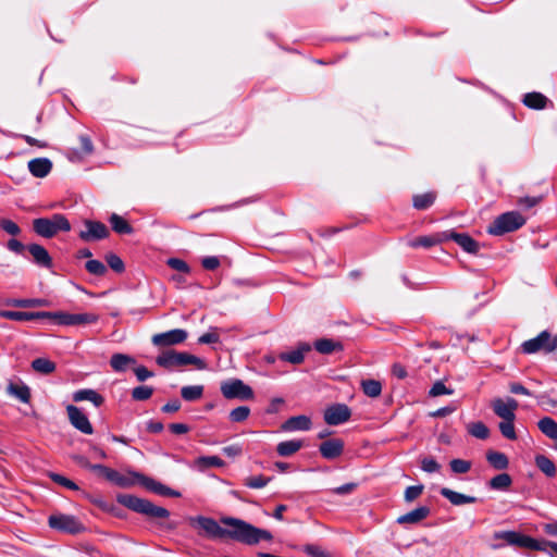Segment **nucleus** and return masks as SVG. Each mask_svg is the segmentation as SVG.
Segmentation results:
<instances>
[{"label": "nucleus", "instance_id": "1", "mask_svg": "<svg viewBox=\"0 0 557 557\" xmlns=\"http://www.w3.org/2000/svg\"><path fill=\"white\" fill-rule=\"evenodd\" d=\"M222 527L210 517L197 516L191 519V524L200 529L199 534L211 540H233L246 545H257L261 541H272L273 535L264 529H259L242 519L222 517Z\"/></svg>", "mask_w": 557, "mask_h": 557}, {"label": "nucleus", "instance_id": "2", "mask_svg": "<svg viewBox=\"0 0 557 557\" xmlns=\"http://www.w3.org/2000/svg\"><path fill=\"white\" fill-rule=\"evenodd\" d=\"M119 502L126 508L153 519H165L170 516L166 508L156 506L148 499L134 495H121Z\"/></svg>", "mask_w": 557, "mask_h": 557}, {"label": "nucleus", "instance_id": "3", "mask_svg": "<svg viewBox=\"0 0 557 557\" xmlns=\"http://www.w3.org/2000/svg\"><path fill=\"white\" fill-rule=\"evenodd\" d=\"M34 232L45 238H51L58 232L71 231V224L65 215L55 213L51 218H38L33 221Z\"/></svg>", "mask_w": 557, "mask_h": 557}, {"label": "nucleus", "instance_id": "4", "mask_svg": "<svg viewBox=\"0 0 557 557\" xmlns=\"http://www.w3.org/2000/svg\"><path fill=\"white\" fill-rule=\"evenodd\" d=\"M156 362L165 369H174L184 366H195L199 370L206 369V362L188 352H177L175 350H165L159 355Z\"/></svg>", "mask_w": 557, "mask_h": 557}, {"label": "nucleus", "instance_id": "5", "mask_svg": "<svg viewBox=\"0 0 557 557\" xmlns=\"http://www.w3.org/2000/svg\"><path fill=\"white\" fill-rule=\"evenodd\" d=\"M521 350L527 355L537 352L545 355L553 354L557 350V334L544 330L537 336L523 342L521 344Z\"/></svg>", "mask_w": 557, "mask_h": 557}, {"label": "nucleus", "instance_id": "6", "mask_svg": "<svg viewBox=\"0 0 557 557\" xmlns=\"http://www.w3.org/2000/svg\"><path fill=\"white\" fill-rule=\"evenodd\" d=\"M525 219L517 211H509L497 216L487 227L488 234L503 235L513 232L524 225Z\"/></svg>", "mask_w": 557, "mask_h": 557}, {"label": "nucleus", "instance_id": "7", "mask_svg": "<svg viewBox=\"0 0 557 557\" xmlns=\"http://www.w3.org/2000/svg\"><path fill=\"white\" fill-rule=\"evenodd\" d=\"M494 537L497 540H504L507 544L512 546L523 547L532 550H546V547H544L540 541L516 531L497 532L495 533Z\"/></svg>", "mask_w": 557, "mask_h": 557}, {"label": "nucleus", "instance_id": "8", "mask_svg": "<svg viewBox=\"0 0 557 557\" xmlns=\"http://www.w3.org/2000/svg\"><path fill=\"white\" fill-rule=\"evenodd\" d=\"M48 523L51 529L69 534H77L84 530V525L81 521L71 515H51L48 519Z\"/></svg>", "mask_w": 557, "mask_h": 557}, {"label": "nucleus", "instance_id": "9", "mask_svg": "<svg viewBox=\"0 0 557 557\" xmlns=\"http://www.w3.org/2000/svg\"><path fill=\"white\" fill-rule=\"evenodd\" d=\"M221 392L227 399L248 400L253 397L252 388L239 379L223 382L221 385Z\"/></svg>", "mask_w": 557, "mask_h": 557}, {"label": "nucleus", "instance_id": "10", "mask_svg": "<svg viewBox=\"0 0 557 557\" xmlns=\"http://www.w3.org/2000/svg\"><path fill=\"white\" fill-rule=\"evenodd\" d=\"M49 314L47 319L57 320L61 325L91 324L98 321V315L94 313L49 312Z\"/></svg>", "mask_w": 557, "mask_h": 557}, {"label": "nucleus", "instance_id": "11", "mask_svg": "<svg viewBox=\"0 0 557 557\" xmlns=\"http://www.w3.org/2000/svg\"><path fill=\"white\" fill-rule=\"evenodd\" d=\"M132 475L136 479L137 483L143 485L148 491L158 494L160 496H169V497H180L181 493L174 491L166 485L162 484L159 481H156L152 478L146 476L144 474L133 472Z\"/></svg>", "mask_w": 557, "mask_h": 557}, {"label": "nucleus", "instance_id": "12", "mask_svg": "<svg viewBox=\"0 0 557 557\" xmlns=\"http://www.w3.org/2000/svg\"><path fill=\"white\" fill-rule=\"evenodd\" d=\"M84 225L85 230H82L78 234L84 242L100 240L109 236L108 227L101 222L85 220Z\"/></svg>", "mask_w": 557, "mask_h": 557}, {"label": "nucleus", "instance_id": "13", "mask_svg": "<svg viewBox=\"0 0 557 557\" xmlns=\"http://www.w3.org/2000/svg\"><path fill=\"white\" fill-rule=\"evenodd\" d=\"M351 411L345 404H335L324 411V421L329 425H339L350 419Z\"/></svg>", "mask_w": 557, "mask_h": 557}, {"label": "nucleus", "instance_id": "14", "mask_svg": "<svg viewBox=\"0 0 557 557\" xmlns=\"http://www.w3.org/2000/svg\"><path fill=\"white\" fill-rule=\"evenodd\" d=\"M69 420L71 424L84 434L90 435L94 433V428L87 416L76 406L69 405L66 407Z\"/></svg>", "mask_w": 557, "mask_h": 557}, {"label": "nucleus", "instance_id": "15", "mask_svg": "<svg viewBox=\"0 0 557 557\" xmlns=\"http://www.w3.org/2000/svg\"><path fill=\"white\" fill-rule=\"evenodd\" d=\"M518 406V401L511 397H508L506 400H503L502 398H495L492 401L494 413L502 418V420H515Z\"/></svg>", "mask_w": 557, "mask_h": 557}, {"label": "nucleus", "instance_id": "16", "mask_svg": "<svg viewBox=\"0 0 557 557\" xmlns=\"http://www.w3.org/2000/svg\"><path fill=\"white\" fill-rule=\"evenodd\" d=\"M187 338V332L182 329H174L152 336V344L159 347H166L183 343Z\"/></svg>", "mask_w": 557, "mask_h": 557}, {"label": "nucleus", "instance_id": "17", "mask_svg": "<svg viewBox=\"0 0 557 557\" xmlns=\"http://www.w3.org/2000/svg\"><path fill=\"white\" fill-rule=\"evenodd\" d=\"M27 251L32 257V261L39 268L51 269L53 265L52 258L48 250L39 244L27 245Z\"/></svg>", "mask_w": 557, "mask_h": 557}, {"label": "nucleus", "instance_id": "18", "mask_svg": "<svg viewBox=\"0 0 557 557\" xmlns=\"http://www.w3.org/2000/svg\"><path fill=\"white\" fill-rule=\"evenodd\" d=\"M447 240H454L465 251L469 253H476L479 251V244L470 235L466 233H457L455 231H446Z\"/></svg>", "mask_w": 557, "mask_h": 557}, {"label": "nucleus", "instance_id": "19", "mask_svg": "<svg viewBox=\"0 0 557 557\" xmlns=\"http://www.w3.org/2000/svg\"><path fill=\"white\" fill-rule=\"evenodd\" d=\"M344 450V442L341 438H331L322 442L319 446L321 456L332 460L339 457Z\"/></svg>", "mask_w": 557, "mask_h": 557}, {"label": "nucleus", "instance_id": "20", "mask_svg": "<svg viewBox=\"0 0 557 557\" xmlns=\"http://www.w3.org/2000/svg\"><path fill=\"white\" fill-rule=\"evenodd\" d=\"M49 311H37V312H27V311H10L2 310L0 311V317L12 320V321H33V320H41L48 318Z\"/></svg>", "mask_w": 557, "mask_h": 557}, {"label": "nucleus", "instance_id": "21", "mask_svg": "<svg viewBox=\"0 0 557 557\" xmlns=\"http://www.w3.org/2000/svg\"><path fill=\"white\" fill-rule=\"evenodd\" d=\"M444 242H447L446 231L435 233L432 235L416 237L409 242V246L412 248H418V247L431 248V247L440 245Z\"/></svg>", "mask_w": 557, "mask_h": 557}, {"label": "nucleus", "instance_id": "22", "mask_svg": "<svg viewBox=\"0 0 557 557\" xmlns=\"http://www.w3.org/2000/svg\"><path fill=\"white\" fill-rule=\"evenodd\" d=\"M28 170L35 177H46L52 170V162L48 158H35L28 161Z\"/></svg>", "mask_w": 557, "mask_h": 557}, {"label": "nucleus", "instance_id": "23", "mask_svg": "<svg viewBox=\"0 0 557 557\" xmlns=\"http://www.w3.org/2000/svg\"><path fill=\"white\" fill-rule=\"evenodd\" d=\"M311 420L307 416H295L288 418L283 424L282 430L286 432L308 431L311 429Z\"/></svg>", "mask_w": 557, "mask_h": 557}, {"label": "nucleus", "instance_id": "24", "mask_svg": "<svg viewBox=\"0 0 557 557\" xmlns=\"http://www.w3.org/2000/svg\"><path fill=\"white\" fill-rule=\"evenodd\" d=\"M430 508L428 506H420L400 517L397 518L399 524H414L424 520L430 515Z\"/></svg>", "mask_w": 557, "mask_h": 557}, {"label": "nucleus", "instance_id": "25", "mask_svg": "<svg viewBox=\"0 0 557 557\" xmlns=\"http://www.w3.org/2000/svg\"><path fill=\"white\" fill-rule=\"evenodd\" d=\"M311 350V346L307 343H300L295 350L280 354L278 358L282 361H287L293 364H300L305 359V354Z\"/></svg>", "mask_w": 557, "mask_h": 557}, {"label": "nucleus", "instance_id": "26", "mask_svg": "<svg viewBox=\"0 0 557 557\" xmlns=\"http://www.w3.org/2000/svg\"><path fill=\"white\" fill-rule=\"evenodd\" d=\"M440 494L448 499L455 506H461L465 504H473L476 502L474 496L465 495L458 492H455L448 487H442Z\"/></svg>", "mask_w": 557, "mask_h": 557}, {"label": "nucleus", "instance_id": "27", "mask_svg": "<svg viewBox=\"0 0 557 557\" xmlns=\"http://www.w3.org/2000/svg\"><path fill=\"white\" fill-rule=\"evenodd\" d=\"M7 393L24 404H28L30 400V388L23 382L18 384L9 382Z\"/></svg>", "mask_w": 557, "mask_h": 557}, {"label": "nucleus", "instance_id": "28", "mask_svg": "<svg viewBox=\"0 0 557 557\" xmlns=\"http://www.w3.org/2000/svg\"><path fill=\"white\" fill-rule=\"evenodd\" d=\"M73 400L76 403L88 400L96 407H100L104 403V398L95 389H78L73 394Z\"/></svg>", "mask_w": 557, "mask_h": 557}, {"label": "nucleus", "instance_id": "29", "mask_svg": "<svg viewBox=\"0 0 557 557\" xmlns=\"http://www.w3.org/2000/svg\"><path fill=\"white\" fill-rule=\"evenodd\" d=\"M7 306L17 307V308H36V307H46L49 305L47 299L42 298H10L4 302Z\"/></svg>", "mask_w": 557, "mask_h": 557}, {"label": "nucleus", "instance_id": "30", "mask_svg": "<svg viewBox=\"0 0 557 557\" xmlns=\"http://www.w3.org/2000/svg\"><path fill=\"white\" fill-rule=\"evenodd\" d=\"M109 222L111 224L112 230L117 234L124 235L132 234L134 232L132 225L124 218L116 213H113L110 216Z\"/></svg>", "mask_w": 557, "mask_h": 557}, {"label": "nucleus", "instance_id": "31", "mask_svg": "<svg viewBox=\"0 0 557 557\" xmlns=\"http://www.w3.org/2000/svg\"><path fill=\"white\" fill-rule=\"evenodd\" d=\"M136 360L124 354H114L110 359V366L116 372H123L127 369L128 366L134 364Z\"/></svg>", "mask_w": 557, "mask_h": 557}, {"label": "nucleus", "instance_id": "32", "mask_svg": "<svg viewBox=\"0 0 557 557\" xmlns=\"http://www.w3.org/2000/svg\"><path fill=\"white\" fill-rule=\"evenodd\" d=\"M486 460L496 470H505L508 468L509 460L504 453L490 450L486 453Z\"/></svg>", "mask_w": 557, "mask_h": 557}, {"label": "nucleus", "instance_id": "33", "mask_svg": "<svg viewBox=\"0 0 557 557\" xmlns=\"http://www.w3.org/2000/svg\"><path fill=\"white\" fill-rule=\"evenodd\" d=\"M314 348L320 354L330 355L336 350H342L343 345L339 342H335L330 338H321V339L315 341Z\"/></svg>", "mask_w": 557, "mask_h": 557}, {"label": "nucleus", "instance_id": "34", "mask_svg": "<svg viewBox=\"0 0 557 557\" xmlns=\"http://www.w3.org/2000/svg\"><path fill=\"white\" fill-rule=\"evenodd\" d=\"M302 447V442L297 440L281 442L276 446V451L282 457H289L296 454Z\"/></svg>", "mask_w": 557, "mask_h": 557}, {"label": "nucleus", "instance_id": "35", "mask_svg": "<svg viewBox=\"0 0 557 557\" xmlns=\"http://www.w3.org/2000/svg\"><path fill=\"white\" fill-rule=\"evenodd\" d=\"M546 103L547 98L541 92H529L523 98V104L535 110L544 109Z\"/></svg>", "mask_w": 557, "mask_h": 557}, {"label": "nucleus", "instance_id": "36", "mask_svg": "<svg viewBox=\"0 0 557 557\" xmlns=\"http://www.w3.org/2000/svg\"><path fill=\"white\" fill-rule=\"evenodd\" d=\"M435 199L436 194L433 191L414 195L412 198V205L417 210H425L434 203Z\"/></svg>", "mask_w": 557, "mask_h": 557}, {"label": "nucleus", "instance_id": "37", "mask_svg": "<svg viewBox=\"0 0 557 557\" xmlns=\"http://www.w3.org/2000/svg\"><path fill=\"white\" fill-rule=\"evenodd\" d=\"M537 426L547 437L557 440V423L554 419L544 417L537 422Z\"/></svg>", "mask_w": 557, "mask_h": 557}, {"label": "nucleus", "instance_id": "38", "mask_svg": "<svg viewBox=\"0 0 557 557\" xmlns=\"http://www.w3.org/2000/svg\"><path fill=\"white\" fill-rule=\"evenodd\" d=\"M361 388H362V392L371 398L379 397L382 393L381 382L377 380H373V379L362 380Z\"/></svg>", "mask_w": 557, "mask_h": 557}, {"label": "nucleus", "instance_id": "39", "mask_svg": "<svg viewBox=\"0 0 557 557\" xmlns=\"http://www.w3.org/2000/svg\"><path fill=\"white\" fill-rule=\"evenodd\" d=\"M535 465L545 475L549 478L556 474L555 463L544 455H537L535 457Z\"/></svg>", "mask_w": 557, "mask_h": 557}, {"label": "nucleus", "instance_id": "40", "mask_svg": "<svg viewBox=\"0 0 557 557\" xmlns=\"http://www.w3.org/2000/svg\"><path fill=\"white\" fill-rule=\"evenodd\" d=\"M34 371L41 374H50L55 370V363L47 358H36L32 361Z\"/></svg>", "mask_w": 557, "mask_h": 557}, {"label": "nucleus", "instance_id": "41", "mask_svg": "<svg viewBox=\"0 0 557 557\" xmlns=\"http://www.w3.org/2000/svg\"><path fill=\"white\" fill-rule=\"evenodd\" d=\"M511 483L512 480L508 473H499L490 480L488 486L492 490L504 491L507 490Z\"/></svg>", "mask_w": 557, "mask_h": 557}, {"label": "nucleus", "instance_id": "42", "mask_svg": "<svg viewBox=\"0 0 557 557\" xmlns=\"http://www.w3.org/2000/svg\"><path fill=\"white\" fill-rule=\"evenodd\" d=\"M203 394L202 385H188L181 389V395L186 401H194L201 398Z\"/></svg>", "mask_w": 557, "mask_h": 557}, {"label": "nucleus", "instance_id": "43", "mask_svg": "<svg viewBox=\"0 0 557 557\" xmlns=\"http://www.w3.org/2000/svg\"><path fill=\"white\" fill-rule=\"evenodd\" d=\"M86 271L95 276H103L108 272L107 267L103 262L90 259L85 263Z\"/></svg>", "mask_w": 557, "mask_h": 557}, {"label": "nucleus", "instance_id": "44", "mask_svg": "<svg viewBox=\"0 0 557 557\" xmlns=\"http://www.w3.org/2000/svg\"><path fill=\"white\" fill-rule=\"evenodd\" d=\"M468 432L480 440H486L490 436V430L483 422H473L468 425Z\"/></svg>", "mask_w": 557, "mask_h": 557}, {"label": "nucleus", "instance_id": "45", "mask_svg": "<svg viewBox=\"0 0 557 557\" xmlns=\"http://www.w3.org/2000/svg\"><path fill=\"white\" fill-rule=\"evenodd\" d=\"M270 481H271V478L264 476L262 474L251 475V476H248V478L245 479L244 485L249 487V488H262Z\"/></svg>", "mask_w": 557, "mask_h": 557}, {"label": "nucleus", "instance_id": "46", "mask_svg": "<svg viewBox=\"0 0 557 557\" xmlns=\"http://www.w3.org/2000/svg\"><path fill=\"white\" fill-rule=\"evenodd\" d=\"M153 394V388L147 385H140L132 391V398L136 401H144L149 399Z\"/></svg>", "mask_w": 557, "mask_h": 557}, {"label": "nucleus", "instance_id": "47", "mask_svg": "<svg viewBox=\"0 0 557 557\" xmlns=\"http://www.w3.org/2000/svg\"><path fill=\"white\" fill-rule=\"evenodd\" d=\"M106 261L110 269L116 273H123L125 271V264L123 260L115 253H108Z\"/></svg>", "mask_w": 557, "mask_h": 557}, {"label": "nucleus", "instance_id": "48", "mask_svg": "<svg viewBox=\"0 0 557 557\" xmlns=\"http://www.w3.org/2000/svg\"><path fill=\"white\" fill-rule=\"evenodd\" d=\"M513 422L515 420H503L498 425L502 435L511 441L517 438Z\"/></svg>", "mask_w": 557, "mask_h": 557}, {"label": "nucleus", "instance_id": "49", "mask_svg": "<svg viewBox=\"0 0 557 557\" xmlns=\"http://www.w3.org/2000/svg\"><path fill=\"white\" fill-rule=\"evenodd\" d=\"M450 469L456 474H465L470 471L471 462L463 459H453L449 462Z\"/></svg>", "mask_w": 557, "mask_h": 557}, {"label": "nucleus", "instance_id": "50", "mask_svg": "<svg viewBox=\"0 0 557 557\" xmlns=\"http://www.w3.org/2000/svg\"><path fill=\"white\" fill-rule=\"evenodd\" d=\"M250 414V409L247 406H239L230 412V419L233 422H243Z\"/></svg>", "mask_w": 557, "mask_h": 557}, {"label": "nucleus", "instance_id": "51", "mask_svg": "<svg viewBox=\"0 0 557 557\" xmlns=\"http://www.w3.org/2000/svg\"><path fill=\"white\" fill-rule=\"evenodd\" d=\"M197 465L201 467H222L224 461L218 456H202L197 459Z\"/></svg>", "mask_w": 557, "mask_h": 557}, {"label": "nucleus", "instance_id": "52", "mask_svg": "<svg viewBox=\"0 0 557 557\" xmlns=\"http://www.w3.org/2000/svg\"><path fill=\"white\" fill-rule=\"evenodd\" d=\"M0 228L12 236H17L21 233V227L10 219H1Z\"/></svg>", "mask_w": 557, "mask_h": 557}, {"label": "nucleus", "instance_id": "53", "mask_svg": "<svg viewBox=\"0 0 557 557\" xmlns=\"http://www.w3.org/2000/svg\"><path fill=\"white\" fill-rule=\"evenodd\" d=\"M424 486L422 484L408 486L405 490L404 498L407 503L416 500L422 493Z\"/></svg>", "mask_w": 557, "mask_h": 557}, {"label": "nucleus", "instance_id": "54", "mask_svg": "<svg viewBox=\"0 0 557 557\" xmlns=\"http://www.w3.org/2000/svg\"><path fill=\"white\" fill-rule=\"evenodd\" d=\"M453 393L454 391L451 388L446 387V385L442 381H436L429 391V395L431 397H437L441 395H451Z\"/></svg>", "mask_w": 557, "mask_h": 557}, {"label": "nucleus", "instance_id": "55", "mask_svg": "<svg viewBox=\"0 0 557 557\" xmlns=\"http://www.w3.org/2000/svg\"><path fill=\"white\" fill-rule=\"evenodd\" d=\"M50 479L59 484V485H62L69 490H73V491H77L78 490V485L73 482L72 480L61 475V474H58V473H50Z\"/></svg>", "mask_w": 557, "mask_h": 557}, {"label": "nucleus", "instance_id": "56", "mask_svg": "<svg viewBox=\"0 0 557 557\" xmlns=\"http://www.w3.org/2000/svg\"><path fill=\"white\" fill-rule=\"evenodd\" d=\"M168 265L175 270V271H178L181 273H189L190 272V268L189 265L187 264V262H185L184 260L182 259H178V258H170L168 260Z\"/></svg>", "mask_w": 557, "mask_h": 557}, {"label": "nucleus", "instance_id": "57", "mask_svg": "<svg viewBox=\"0 0 557 557\" xmlns=\"http://www.w3.org/2000/svg\"><path fill=\"white\" fill-rule=\"evenodd\" d=\"M440 463L432 457H424L421 460V469L428 473L436 472L440 470Z\"/></svg>", "mask_w": 557, "mask_h": 557}, {"label": "nucleus", "instance_id": "58", "mask_svg": "<svg viewBox=\"0 0 557 557\" xmlns=\"http://www.w3.org/2000/svg\"><path fill=\"white\" fill-rule=\"evenodd\" d=\"M305 553L311 557H330L329 554L318 545H306Z\"/></svg>", "mask_w": 557, "mask_h": 557}, {"label": "nucleus", "instance_id": "59", "mask_svg": "<svg viewBox=\"0 0 557 557\" xmlns=\"http://www.w3.org/2000/svg\"><path fill=\"white\" fill-rule=\"evenodd\" d=\"M7 248L14 252V253H17V255H21L23 253V251L26 249L27 250V246L24 245L22 242L15 239V238H11L8 240L7 243Z\"/></svg>", "mask_w": 557, "mask_h": 557}, {"label": "nucleus", "instance_id": "60", "mask_svg": "<svg viewBox=\"0 0 557 557\" xmlns=\"http://www.w3.org/2000/svg\"><path fill=\"white\" fill-rule=\"evenodd\" d=\"M134 372L139 382H144V381L148 380L149 377L153 376V372H151L144 366H139V367L135 368Z\"/></svg>", "mask_w": 557, "mask_h": 557}, {"label": "nucleus", "instance_id": "61", "mask_svg": "<svg viewBox=\"0 0 557 557\" xmlns=\"http://www.w3.org/2000/svg\"><path fill=\"white\" fill-rule=\"evenodd\" d=\"M198 342L200 344H215L220 342V337L215 332H207L198 338Z\"/></svg>", "mask_w": 557, "mask_h": 557}, {"label": "nucleus", "instance_id": "62", "mask_svg": "<svg viewBox=\"0 0 557 557\" xmlns=\"http://www.w3.org/2000/svg\"><path fill=\"white\" fill-rule=\"evenodd\" d=\"M201 264L206 270H215L220 265V260L214 256L205 257Z\"/></svg>", "mask_w": 557, "mask_h": 557}, {"label": "nucleus", "instance_id": "63", "mask_svg": "<svg viewBox=\"0 0 557 557\" xmlns=\"http://www.w3.org/2000/svg\"><path fill=\"white\" fill-rule=\"evenodd\" d=\"M509 391L512 393V394H520V395H525V396H531V392L525 388L522 384L518 383V382H512L509 384Z\"/></svg>", "mask_w": 557, "mask_h": 557}, {"label": "nucleus", "instance_id": "64", "mask_svg": "<svg viewBox=\"0 0 557 557\" xmlns=\"http://www.w3.org/2000/svg\"><path fill=\"white\" fill-rule=\"evenodd\" d=\"M181 409V401L178 399H172L162 407V412L172 413Z\"/></svg>", "mask_w": 557, "mask_h": 557}]
</instances>
